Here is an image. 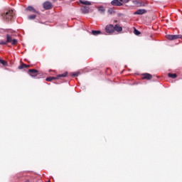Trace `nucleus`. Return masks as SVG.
I'll return each instance as SVG.
<instances>
[{
  "mask_svg": "<svg viewBox=\"0 0 182 182\" xmlns=\"http://www.w3.org/2000/svg\"><path fill=\"white\" fill-rule=\"evenodd\" d=\"M36 15L32 14L28 16V19H36Z\"/></svg>",
  "mask_w": 182,
  "mask_h": 182,
  "instance_id": "obj_20",
  "label": "nucleus"
},
{
  "mask_svg": "<svg viewBox=\"0 0 182 182\" xmlns=\"http://www.w3.org/2000/svg\"><path fill=\"white\" fill-rule=\"evenodd\" d=\"M168 77H171V79H176V77H177V74L168 73Z\"/></svg>",
  "mask_w": 182,
  "mask_h": 182,
  "instance_id": "obj_16",
  "label": "nucleus"
},
{
  "mask_svg": "<svg viewBox=\"0 0 182 182\" xmlns=\"http://www.w3.org/2000/svg\"><path fill=\"white\" fill-rule=\"evenodd\" d=\"M90 9V8H89V6H83L81 8V11H82V14H89Z\"/></svg>",
  "mask_w": 182,
  "mask_h": 182,
  "instance_id": "obj_13",
  "label": "nucleus"
},
{
  "mask_svg": "<svg viewBox=\"0 0 182 182\" xmlns=\"http://www.w3.org/2000/svg\"><path fill=\"white\" fill-rule=\"evenodd\" d=\"M122 31L123 27L120 26L119 24H115L114 26L113 24H108L105 26V32L108 33V35H112L114 33V32L120 33Z\"/></svg>",
  "mask_w": 182,
  "mask_h": 182,
  "instance_id": "obj_1",
  "label": "nucleus"
},
{
  "mask_svg": "<svg viewBox=\"0 0 182 182\" xmlns=\"http://www.w3.org/2000/svg\"><path fill=\"white\" fill-rule=\"evenodd\" d=\"M108 14H109V15H112V14H114V11H113L112 9H109Z\"/></svg>",
  "mask_w": 182,
  "mask_h": 182,
  "instance_id": "obj_23",
  "label": "nucleus"
},
{
  "mask_svg": "<svg viewBox=\"0 0 182 182\" xmlns=\"http://www.w3.org/2000/svg\"><path fill=\"white\" fill-rule=\"evenodd\" d=\"M98 11L101 13V14H105V12L106 11V9H105V7L103 6H100L98 8Z\"/></svg>",
  "mask_w": 182,
  "mask_h": 182,
  "instance_id": "obj_17",
  "label": "nucleus"
},
{
  "mask_svg": "<svg viewBox=\"0 0 182 182\" xmlns=\"http://www.w3.org/2000/svg\"><path fill=\"white\" fill-rule=\"evenodd\" d=\"M181 35H167L166 39L168 41H175V39H181Z\"/></svg>",
  "mask_w": 182,
  "mask_h": 182,
  "instance_id": "obj_7",
  "label": "nucleus"
},
{
  "mask_svg": "<svg viewBox=\"0 0 182 182\" xmlns=\"http://www.w3.org/2000/svg\"><path fill=\"white\" fill-rule=\"evenodd\" d=\"M25 66H26V68H31V65H26V64Z\"/></svg>",
  "mask_w": 182,
  "mask_h": 182,
  "instance_id": "obj_25",
  "label": "nucleus"
},
{
  "mask_svg": "<svg viewBox=\"0 0 182 182\" xmlns=\"http://www.w3.org/2000/svg\"><path fill=\"white\" fill-rule=\"evenodd\" d=\"M53 2H56V0H53Z\"/></svg>",
  "mask_w": 182,
  "mask_h": 182,
  "instance_id": "obj_27",
  "label": "nucleus"
},
{
  "mask_svg": "<svg viewBox=\"0 0 182 182\" xmlns=\"http://www.w3.org/2000/svg\"><path fill=\"white\" fill-rule=\"evenodd\" d=\"M26 68V64L25 63H22L21 65H19L18 67V69L19 70H22V69H25Z\"/></svg>",
  "mask_w": 182,
  "mask_h": 182,
  "instance_id": "obj_19",
  "label": "nucleus"
},
{
  "mask_svg": "<svg viewBox=\"0 0 182 182\" xmlns=\"http://www.w3.org/2000/svg\"><path fill=\"white\" fill-rule=\"evenodd\" d=\"M48 182H50V181H48Z\"/></svg>",
  "mask_w": 182,
  "mask_h": 182,
  "instance_id": "obj_28",
  "label": "nucleus"
},
{
  "mask_svg": "<svg viewBox=\"0 0 182 182\" xmlns=\"http://www.w3.org/2000/svg\"><path fill=\"white\" fill-rule=\"evenodd\" d=\"M80 3L82 4V5H87V6L92 5V3L87 1L80 0Z\"/></svg>",
  "mask_w": 182,
  "mask_h": 182,
  "instance_id": "obj_14",
  "label": "nucleus"
},
{
  "mask_svg": "<svg viewBox=\"0 0 182 182\" xmlns=\"http://www.w3.org/2000/svg\"><path fill=\"white\" fill-rule=\"evenodd\" d=\"M43 6L46 11L52 9V3H50V1H46L43 3Z\"/></svg>",
  "mask_w": 182,
  "mask_h": 182,
  "instance_id": "obj_9",
  "label": "nucleus"
},
{
  "mask_svg": "<svg viewBox=\"0 0 182 182\" xmlns=\"http://www.w3.org/2000/svg\"><path fill=\"white\" fill-rule=\"evenodd\" d=\"M1 16L4 21H12L14 19V16H15V13H14V10H6L4 13L1 14Z\"/></svg>",
  "mask_w": 182,
  "mask_h": 182,
  "instance_id": "obj_2",
  "label": "nucleus"
},
{
  "mask_svg": "<svg viewBox=\"0 0 182 182\" xmlns=\"http://www.w3.org/2000/svg\"><path fill=\"white\" fill-rule=\"evenodd\" d=\"M134 5L139 7H144L148 5L147 2L143 1H134Z\"/></svg>",
  "mask_w": 182,
  "mask_h": 182,
  "instance_id": "obj_8",
  "label": "nucleus"
},
{
  "mask_svg": "<svg viewBox=\"0 0 182 182\" xmlns=\"http://www.w3.org/2000/svg\"><path fill=\"white\" fill-rule=\"evenodd\" d=\"M130 0H113L111 5L113 6H123V4H127Z\"/></svg>",
  "mask_w": 182,
  "mask_h": 182,
  "instance_id": "obj_3",
  "label": "nucleus"
},
{
  "mask_svg": "<svg viewBox=\"0 0 182 182\" xmlns=\"http://www.w3.org/2000/svg\"><path fill=\"white\" fill-rule=\"evenodd\" d=\"M26 11H28V12H33V14H39V12L38 11H36V9H35V8H33L31 6H28L26 9Z\"/></svg>",
  "mask_w": 182,
  "mask_h": 182,
  "instance_id": "obj_12",
  "label": "nucleus"
},
{
  "mask_svg": "<svg viewBox=\"0 0 182 182\" xmlns=\"http://www.w3.org/2000/svg\"><path fill=\"white\" fill-rule=\"evenodd\" d=\"M28 74L31 76V77H36L38 75H39V71L36 69H29L28 71Z\"/></svg>",
  "mask_w": 182,
  "mask_h": 182,
  "instance_id": "obj_6",
  "label": "nucleus"
},
{
  "mask_svg": "<svg viewBox=\"0 0 182 182\" xmlns=\"http://www.w3.org/2000/svg\"><path fill=\"white\" fill-rule=\"evenodd\" d=\"M68 76V72H65L63 74L58 75L56 77H48L46 79V82H52L53 80H56L60 79V77H66Z\"/></svg>",
  "mask_w": 182,
  "mask_h": 182,
  "instance_id": "obj_4",
  "label": "nucleus"
},
{
  "mask_svg": "<svg viewBox=\"0 0 182 182\" xmlns=\"http://www.w3.org/2000/svg\"><path fill=\"white\" fill-rule=\"evenodd\" d=\"M142 79L146 80H151L153 79V75L149 73L142 74Z\"/></svg>",
  "mask_w": 182,
  "mask_h": 182,
  "instance_id": "obj_10",
  "label": "nucleus"
},
{
  "mask_svg": "<svg viewBox=\"0 0 182 182\" xmlns=\"http://www.w3.org/2000/svg\"><path fill=\"white\" fill-rule=\"evenodd\" d=\"M144 14H147V10L143 9H138L134 13V15H144Z\"/></svg>",
  "mask_w": 182,
  "mask_h": 182,
  "instance_id": "obj_11",
  "label": "nucleus"
},
{
  "mask_svg": "<svg viewBox=\"0 0 182 182\" xmlns=\"http://www.w3.org/2000/svg\"><path fill=\"white\" fill-rule=\"evenodd\" d=\"M91 33L94 36H97V35H100V33H102V31H92Z\"/></svg>",
  "mask_w": 182,
  "mask_h": 182,
  "instance_id": "obj_15",
  "label": "nucleus"
},
{
  "mask_svg": "<svg viewBox=\"0 0 182 182\" xmlns=\"http://www.w3.org/2000/svg\"><path fill=\"white\" fill-rule=\"evenodd\" d=\"M0 63H1V65L3 66H7L8 65V62H6V60H1L0 59Z\"/></svg>",
  "mask_w": 182,
  "mask_h": 182,
  "instance_id": "obj_18",
  "label": "nucleus"
},
{
  "mask_svg": "<svg viewBox=\"0 0 182 182\" xmlns=\"http://www.w3.org/2000/svg\"><path fill=\"white\" fill-rule=\"evenodd\" d=\"M0 45H8V43H6V41H1Z\"/></svg>",
  "mask_w": 182,
  "mask_h": 182,
  "instance_id": "obj_24",
  "label": "nucleus"
},
{
  "mask_svg": "<svg viewBox=\"0 0 182 182\" xmlns=\"http://www.w3.org/2000/svg\"><path fill=\"white\" fill-rule=\"evenodd\" d=\"M134 33L135 35L139 36V35H140L141 33H140V31H139L137 29L134 28Z\"/></svg>",
  "mask_w": 182,
  "mask_h": 182,
  "instance_id": "obj_22",
  "label": "nucleus"
},
{
  "mask_svg": "<svg viewBox=\"0 0 182 182\" xmlns=\"http://www.w3.org/2000/svg\"><path fill=\"white\" fill-rule=\"evenodd\" d=\"M6 42L7 43H11V45H16V43H18V40L16 38L12 39V36H11L9 34H6Z\"/></svg>",
  "mask_w": 182,
  "mask_h": 182,
  "instance_id": "obj_5",
  "label": "nucleus"
},
{
  "mask_svg": "<svg viewBox=\"0 0 182 182\" xmlns=\"http://www.w3.org/2000/svg\"><path fill=\"white\" fill-rule=\"evenodd\" d=\"M79 75H80V73L79 72L71 73V76H74V77L79 76Z\"/></svg>",
  "mask_w": 182,
  "mask_h": 182,
  "instance_id": "obj_21",
  "label": "nucleus"
},
{
  "mask_svg": "<svg viewBox=\"0 0 182 182\" xmlns=\"http://www.w3.org/2000/svg\"><path fill=\"white\" fill-rule=\"evenodd\" d=\"M118 21L117 20H114V23H118Z\"/></svg>",
  "mask_w": 182,
  "mask_h": 182,
  "instance_id": "obj_26",
  "label": "nucleus"
}]
</instances>
